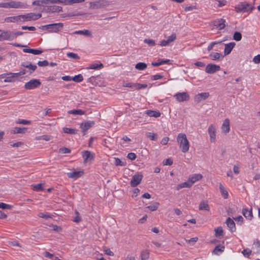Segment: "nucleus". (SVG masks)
<instances>
[{"mask_svg": "<svg viewBox=\"0 0 260 260\" xmlns=\"http://www.w3.org/2000/svg\"><path fill=\"white\" fill-rule=\"evenodd\" d=\"M104 65L102 63H93L90 64L88 68V69H92V70H98L103 68Z\"/></svg>", "mask_w": 260, "mask_h": 260, "instance_id": "obj_37", "label": "nucleus"}, {"mask_svg": "<svg viewBox=\"0 0 260 260\" xmlns=\"http://www.w3.org/2000/svg\"><path fill=\"white\" fill-rule=\"evenodd\" d=\"M18 77L16 73H9L7 74V77L4 79L5 82H13L17 80Z\"/></svg>", "mask_w": 260, "mask_h": 260, "instance_id": "obj_20", "label": "nucleus"}, {"mask_svg": "<svg viewBox=\"0 0 260 260\" xmlns=\"http://www.w3.org/2000/svg\"><path fill=\"white\" fill-rule=\"evenodd\" d=\"M0 208L3 209H10L11 208V206L4 203H0Z\"/></svg>", "mask_w": 260, "mask_h": 260, "instance_id": "obj_63", "label": "nucleus"}, {"mask_svg": "<svg viewBox=\"0 0 260 260\" xmlns=\"http://www.w3.org/2000/svg\"><path fill=\"white\" fill-rule=\"evenodd\" d=\"M209 96V93L208 92H202L196 95L195 100L198 102H200L202 100H206Z\"/></svg>", "mask_w": 260, "mask_h": 260, "instance_id": "obj_24", "label": "nucleus"}, {"mask_svg": "<svg viewBox=\"0 0 260 260\" xmlns=\"http://www.w3.org/2000/svg\"><path fill=\"white\" fill-rule=\"evenodd\" d=\"M192 185L190 183V182L188 180L187 181L183 182V183H180L179 185H178L176 187V189L179 190L180 189L183 188H189Z\"/></svg>", "mask_w": 260, "mask_h": 260, "instance_id": "obj_31", "label": "nucleus"}, {"mask_svg": "<svg viewBox=\"0 0 260 260\" xmlns=\"http://www.w3.org/2000/svg\"><path fill=\"white\" fill-rule=\"evenodd\" d=\"M235 46V43L234 42L229 43L225 45V48L224 50V54L225 55L229 54L233 48Z\"/></svg>", "mask_w": 260, "mask_h": 260, "instance_id": "obj_25", "label": "nucleus"}, {"mask_svg": "<svg viewBox=\"0 0 260 260\" xmlns=\"http://www.w3.org/2000/svg\"><path fill=\"white\" fill-rule=\"evenodd\" d=\"M158 206H159V203L157 202H155V203H154L153 204L146 207L145 208V209H148L151 211H154L158 209Z\"/></svg>", "mask_w": 260, "mask_h": 260, "instance_id": "obj_40", "label": "nucleus"}, {"mask_svg": "<svg viewBox=\"0 0 260 260\" xmlns=\"http://www.w3.org/2000/svg\"><path fill=\"white\" fill-rule=\"evenodd\" d=\"M221 133L224 134H228L230 131V122L228 118H226L223 121L221 127Z\"/></svg>", "mask_w": 260, "mask_h": 260, "instance_id": "obj_17", "label": "nucleus"}, {"mask_svg": "<svg viewBox=\"0 0 260 260\" xmlns=\"http://www.w3.org/2000/svg\"><path fill=\"white\" fill-rule=\"evenodd\" d=\"M67 0H46L47 5L51 4H64Z\"/></svg>", "mask_w": 260, "mask_h": 260, "instance_id": "obj_44", "label": "nucleus"}, {"mask_svg": "<svg viewBox=\"0 0 260 260\" xmlns=\"http://www.w3.org/2000/svg\"><path fill=\"white\" fill-rule=\"evenodd\" d=\"M219 187L220 191L222 197L224 199H227L229 196L228 191L225 189L224 187L222 185V184L221 183H219Z\"/></svg>", "mask_w": 260, "mask_h": 260, "instance_id": "obj_33", "label": "nucleus"}, {"mask_svg": "<svg viewBox=\"0 0 260 260\" xmlns=\"http://www.w3.org/2000/svg\"><path fill=\"white\" fill-rule=\"evenodd\" d=\"M38 216L45 219L51 218L53 217V215L49 214L48 213L45 214L44 213H40L38 214Z\"/></svg>", "mask_w": 260, "mask_h": 260, "instance_id": "obj_51", "label": "nucleus"}, {"mask_svg": "<svg viewBox=\"0 0 260 260\" xmlns=\"http://www.w3.org/2000/svg\"><path fill=\"white\" fill-rule=\"evenodd\" d=\"M122 86L125 87H129L132 89H135V83H131V82H123Z\"/></svg>", "mask_w": 260, "mask_h": 260, "instance_id": "obj_50", "label": "nucleus"}, {"mask_svg": "<svg viewBox=\"0 0 260 260\" xmlns=\"http://www.w3.org/2000/svg\"><path fill=\"white\" fill-rule=\"evenodd\" d=\"M144 42L151 46H153L155 45V41L152 39H145Z\"/></svg>", "mask_w": 260, "mask_h": 260, "instance_id": "obj_60", "label": "nucleus"}, {"mask_svg": "<svg viewBox=\"0 0 260 260\" xmlns=\"http://www.w3.org/2000/svg\"><path fill=\"white\" fill-rule=\"evenodd\" d=\"M203 178V176L200 174H194L190 175L188 177V180L190 183L192 185L195 182L201 180Z\"/></svg>", "mask_w": 260, "mask_h": 260, "instance_id": "obj_19", "label": "nucleus"}, {"mask_svg": "<svg viewBox=\"0 0 260 260\" xmlns=\"http://www.w3.org/2000/svg\"><path fill=\"white\" fill-rule=\"evenodd\" d=\"M252 248L255 250L254 253L257 254H260V241L257 239L254 240Z\"/></svg>", "mask_w": 260, "mask_h": 260, "instance_id": "obj_28", "label": "nucleus"}, {"mask_svg": "<svg viewBox=\"0 0 260 260\" xmlns=\"http://www.w3.org/2000/svg\"><path fill=\"white\" fill-rule=\"evenodd\" d=\"M208 133L210 137V141L211 143H215L216 140V128L212 124L209 125L208 128Z\"/></svg>", "mask_w": 260, "mask_h": 260, "instance_id": "obj_7", "label": "nucleus"}, {"mask_svg": "<svg viewBox=\"0 0 260 260\" xmlns=\"http://www.w3.org/2000/svg\"><path fill=\"white\" fill-rule=\"evenodd\" d=\"M146 113L150 117L155 118L159 117L160 116V112L157 111L147 110Z\"/></svg>", "mask_w": 260, "mask_h": 260, "instance_id": "obj_30", "label": "nucleus"}, {"mask_svg": "<svg viewBox=\"0 0 260 260\" xmlns=\"http://www.w3.org/2000/svg\"><path fill=\"white\" fill-rule=\"evenodd\" d=\"M15 36L14 32L12 31H3L0 34L1 38L4 40H13Z\"/></svg>", "mask_w": 260, "mask_h": 260, "instance_id": "obj_11", "label": "nucleus"}, {"mask_svg": "<svg viewBox=\"0 0 260 260\" xmlns=\"http://www.w3.org/2000/svg\"><path fill=\"white\" fill-rule=\"evenodd\" d=\"M32 5L38 6H45L47 5V2L46 0H37L34 1Z\"/></svg>", "mask_w": 260, "mask_h": 260, "instance_id": "obj_35", "label": "nucleus"}, {"mask_svg": "<svg viewBox=\"0 0 260 260\" xmlns=\"http://www.w3.org/2000/svg\"><path fill=\"white\" fill-rule=\"evenodd\" d=\"M109 4L106 0H99L90 3V8L91 9H100L106 7Z\"/></svg>", "mask_w": 260, "mask_h": 260, "instance_id": "obj_6", "label": "nucleus"}, {"mask_svg": "<svg viewBox=\"0 0 260 260\" xmlns=\"http://www.w3.org/2000/svg\"><path fill=\"white\" fill-rule=\"evenodd\" d=\"M68 113L73 115H83L84 112L82 110H72L68 111Z\"/></svg>", "mask_w": 260, "mask_h": 260, "instance_id": "obj_43", "label": "nucleus"}, {"mask_svg": "<svg viewBox=\"0 0 260 260\" xmlns=\"http://www.w3.org/2000/svg\"><path fill=\"white\" fill-rule=\"evenodd\" d=\"M234 39L236 41H239L242 39V35L239 32H235L233 36Z\"/></svg>", "mask_w": 260, "mask_h": 260, "instance_id": "obj_53", "label": "nucleus"}, {"mask_svg": "<svg viewBox=\"0 0 260 260\" xmlns=\"http://www.w3.org/2000/svg\"><path fill=\"white\" fill-rule=\"evenodd\" d=\"M83 80V77L81 74H78L72 77V80L76 82H80Z\"/></svg>", "mask_w": 260, "mask_h": 260, "instance_id": "obj_45", "label": "nucleus"}, {"mask_svg": "<svg viewBox=\"0 0 260 260\" xmlns=\"http://www.w3.org/2000/svg\"><path fill=\"white\" fill-rule=\"evenodd\" d=\"M51 139V137L48 135H43L41 136H38L35 138L36 140H44L46 141H48Z\"/></svg>", "mask_w": 260, "mask_h": 260, "instance_id": "obj_46", "label": "nucleus"}, {"mask_svg": "<svg viewBox=\"0 0 260 260\" xmlns=\"http://www.w3.org/2000/svg\"><path fill=\"white\" fill-rule=\"evenodd\" d=\"M22 66L25 67V68H28L29 69V70H30L31 71H34L37 68V66L35 65V64H32L31 63H29L27 64H22Z\"/></svg>", "mask_w": 260, "mask_h": 260, "instance_id": "obj_49", "label": "nucleus"}, {"mask_svg": "<svg viewBox=\"0 0 260 260\" xmlns=\"http://www.w3.org/2000/svg\"><path fill=\"white\" fill-rule=\"evenodd\" d=\"M37 64L40 67H46L49 65V62L47 60H44L43 61H39Z\"/></svg>", "mask_w": 260, "mask_h": 260, "instance_id": "obj_61", "label": "nucleus"}, {"mask_svg": "<svg viewBox=\"0 0 260 260\" xmlns=\"http://www.w3.org/2000/svg\"><path fill=\"white\" fill-rule=\"evenodd\" d=\"M198 240V237L192 238L189 240H185L186 242L193 245Z\"/></svg>", "mask_w": 260, "mask_h": 260, "instance_id": "obj_57", "label": "nucleus"}, {"mask_svg": "<svg viewBox=\"0 0 260 260\" xmlns=\"http://www.w3.org/2000/svg\"><path fill=\"white\" fill-rule=\"evenodd\" d=\"M59 151L61 153H70L71 150L66 147H62L59 149Z\"/></svg>", "mask_w": 260, "mask_h": 260, "instance_id": "obj_62", "label": "nucleus"}, {"mask_svg": "<svg viewBox=\"0 0 260 260\" xmlns=\"http://www.w3.org/2000/svg\"><path fill=\"white\" fill-rule=\"evenodd\" d=\"M211 59L213 60H222L223 58L221 54L217 52H213L210 54Z\"/></svg>", "mask_w": 260, "mask_h": 260, "instance_id": "obj_29", "label": "nucleus"}, {"mask_svg": "<svg viewBox=\"0 0 260 260\" xmlns=\"http://www.w3.org/2000/svg\"><path fill=\"white\" fill-rule=\"evenodd\" d=\"M5 21L7 23H18L20 22H24V18L23 15H19L17 16H13L6 17Z\"/></svg>", "mask_w": 260, "mask_h": 260, "instance_id": "obj_10", "label": "nucleus"}, {"mask_svg": "<svg viewBox=\"0 0 260 260\" xmlns=\"http://www.w3.org/2000/svg\"><path fill=\"white\" fill-rule=\"evenodd\" d=\"M242 214L248 220H251L253 218L252 208L249 209L243 208L242 209Z\"/></svg>", "mask_w": 260, "mask_h": 260, "instance_id": "obj_18", "label": "nucleus"}, {"mask_svg": "<svg viewBox=\"0 0 260 260\" xmlns=\"http://www.w3.org/2000/svg\"><path fill=\"white\" fill-rule=\"evenodd\" d=\"M0 8L6 9H26L27 5L25 3L10 0L7 2L0 3Z\"/></svg>", "mask_w": 260, "mask_h": 260, "instance_id": "obj_1", "label": "nucleus"}, {"mask_svg": "<svg viewBox=\"0 0 260 260\" xmlns=\"http://www.w3.org/2000/svg\"><path fill=\"white\" fill-rule=\"evenodd\" d=\"M32 186L33 187V189L34 190L37 191H39L43 190V188L42 187V184H37L35 185H32Z\"/></svg>", "mask_w": 260, "mask_h": 260, "instance_id": "obj_52", "label": "nucleus"}, {"mask_svg": "<svg viewBox=\"0 0 260 260\" xmlns=\"http://www.w3.org/2000/svg\"><path fill=\"white\" fill-rule=\"evenodd\" d=\"M115 165L117 166H124L125 164L118 158H115Z\"/></svg>", "mask_w": 260, "mask_h": 260, "instance_id": "obj_59", "label": "nucleus"}, {"mask_svg": "<svg viewBox=\"0 0 260 260\" xmlns=\"http://www.w3.org/2000/svg\"><path fill=\"white\" fill-rule=\"evenodd\" d=\"M146 87H147V84H146L135 83V89L139 90L142 88H145Z\"/></svg>", "mask_w": 260, "mask_h": 260, "instance_id": "obj_54", "label": "nucleus"}, {"mask_svg": "<svg viewBox=\"0 0 260 260\" xmlns=\"http://www.w3.org/2000/svg\"><path fill=\"white\" fill-rule=\"evenodd\" d=\"M220 67L218 65L208 64L206 68L205 71L208 74H213L220 70Z\"/></svg>", "mask_w": 260, "mask_h": 260, "instance_id": "obj_16", "label": "nucleus"}, {"mask_svg": "<svg viewBox=\"0 0 260 260\" xmlns=\"http://www.w3.org/2000/svg\"><path fill=\"white\" fill-rule=\"evenodd\" d=\"M224 247L222 246H217L214 248L213 252L216 255H219L223 251Z\"/></svg>", "mask_w": 260, "mask_h": 260, "instance_id": "obj_41", "label": "nucleus"}, {"mask_svg": "<svg viewBox=\"0 0 260 260\" xmlns=\"http://www.w3.org/2000/svg\"><path fill=\"white\" fill-rule=\"evenodd\" d=\"M142 177L143 176L140 174L134 175L131 181V185L133 187L138 185L140 183Z\"/></svg>", "mask_w": 260, "mask_h": 260, "instance_id": "obj_14", "label": "nucleus"}, {"mask_svg": "<svg viewBox=\"0 0 260 260\" xmlns=\"http://www.w3.org/2000/svg\"><path fill=\"white\" fill-rule=\"evenodd\" d=\"M177 142L183 153L188 152L189 149V142L186 135L184 133H179L177 137Z\"/></svg>", "mask_w": 260, "mask_h": 260, "instance_id": "obj_2", "label": "nucleus"}, {"mask_svg": "<svg viewBox=\"0 0 260 260\" xmlns=\"http://www.w3.org/2000/svg\"><path fill=\"white\" fill-rule=\"evenodd\" d=\"M215 236L216 237H219L223 235V231L221 227H218L215 229Z\"/></svg>", "mask_w": 260, "mask_h": 260, "instance_id": "obj_48", "label": "nucleus"}, {"mask_svg": "<svg viewBox=\"0 0 260 260\" xmlns=\"http://www.w3.org/2000/svg\"><path fill=\"white\" fill-rule=\"evenodd\" d=\"M146 136L152 141H156L157 139V135L155 133L148 132L146 133Z\"/></svg>", "mask_w": 260, "mask_h": 260, "instance_id": "obj_39", "label": "nucleus"}, {"mask_svg": "<svg viewBox=\"0 0 260 260\" xmlns=\"http://www.w3.org/2000/svg\"><path fill=\"white\" fill-rule=\"evenodd\" d=\"M63 27V24L62 23H57L43 25L40 28L42 29L45 28L51 32H58L60 31Z\"/></svg>", "mask_w": 260, "mask_h": 260, "instance_id": "obj_4", "label": "nucleus"}, {"mask_svg": "<svg viewBox=\"0 0 260 260\" xmlns=\"http://www.w3.org/2000/svg\"><path fill=\"white\" fill-rule=\"evenodd\" d=\"M235 9L237 13L251 12L253 7L247 2H240L235 6Z\"/></svg>", "mask_w": 260, "mask_h": 260, "instance_id": "obj_3", "label": "nucleus"}, {"mask_svg": "<svg viewBox=\"0 0 260 260\" xmlns=\"http://www.w3.org/2000/svg\"><path fill=\"white\" fill-rule=\"evenodd\" d=\"M62 11V7L58 6L53 5L47 7L46 9L47 12H51V13H55V12H59Z\"/></svg>", "mask_w": 260, "mask_h": 260, "instance_id": "obj_23", "label": "nucleus"}, {"mask_svg": "<svg viewBox=\"0 0 260 260\" xmlns=\"http://www.w3.org/2000/svg\"><path fill=\"white\" fill-rule=\"evenodd\" d=\"M41 84V82L39 79H34L25 83L24 88L27 90L35 89L39 87Z\"/></svg>", "mask_w": 260, "mask_h": 260, "instance_id": "obj_5", "label": "nucleus"}, {"mask_svg": "<svg viewBox=\"0 0 260 260\" xmlns=\"http://www.w3.org/2000/svg\"><path fill=\"white\" fill-rule=\"evenodd\" d=\"M16 123L27 125V124H29L30 123V121L25 120V119H19L16 121Z\"/></svg>", "mask_w": 260, "mask_h": 260, "instance_id": "obj_58", "label": "nucleus"}, {"mask_svg": "<svg viewBox=\"0 0 260 260\" xmlns=\"http://www.w3.org/2000/svg\"><path fill=\"white\" fill-rule=\"evenodd\" d=\"M75 214H76V217L74 219L73 221L77 223L79 222L80 221H81V218L80 216H79V212L78 211H76Z\"/></svg>", "mask_w": 260, "mask_h": 260, "instance_id": "obj_64", "label": "nucleus"}, {"mask_svg": "<svg viewBox=\"0 0 260 260\" xmlns=\"http://www.w3.org/2000/svg\"><path fill=\"white\" fill-rule=\"evenodd\" d=\"M74 34L82 35L86 37H92V34L90 30L88 29H83L81 30H77L74 32Z\"/></svg>", "mask_w": 260, "mask_h": 260, "instance_id": "obj_27", "label": "nucleus"}, {"mask_svg": "<svg viewBox=\"0 0 260 260\" xmlns=\"http://www.w3.org/2000/svg\"><path fill=\"white\" fill-rule=\"evenodd\" d=\"M147 64L144 62H138L135 66V68L140 71L144 70L147 68Z\"/></svg>", "mask_w": 260, "mask_h": 260, "instance_id": "obj_38", "label": "nucleus"}, {"mask_svg": "<svg viewBox=\"0 0 260 260\" xmlns=\"http://www.w3.org/2000/svg\"><path fill=\"white\" fill-rule=\"evenodd\" d=\"M24 22L29 21L32 20H36L41 17L42 14L41 13H29L25 14H23Z\"/></svg>", "mask_w": 260, "mask_h": 260, "instance_id": "obj_9", "label": "nucleus"}, {"mask_svg": "<svg viewBox=\"0 0 260 260\" xmlns=\"http://www.w3.org/2000/svg\"><path fill=\"white\" fill-rule=\"evenodd\" d=\"M63 131L64 133L70 134H75L77 132V131L75 129L68 127H64L63 128Z\"/></svg>", "mask_w": 260, "mask_h": 260, "instance_id": "obj_47", "label": "nucleus"}, {"mask_svg": "<svg viewBox=\"0 0 260 260\" xmlns=\"http://www.w3.org/2000/svg\"><path fill=\"white\" fill-rule=\"evenodd\" d=\"M81 154L84 163L93 160L94 158L95 154L91 151L84 150L81 152Z\"/></svg>", "mask_w": 260, "mask_h": 260, "instance_id": "obj_8", "label": "nucleus"}, {"mask_svg": "<svg viewBox=\"0 0 260 260\" xmlns=\"http://www.w3.org/2000/svg\"><path fill=\"white\" fill-rule=\"evenodd\" d=\"M83 174V171H74L67 173V176L70 178L76 179L80 177Z\"/></svg>", "mask_w": 260, "mask_h": 260, "instance_id": "obj_21", "label": "nucleus"}, {"mask_svg": "<svg viewBox=\"0 0 260 260\" xmlns=\"http://www.w3.org/2000/svg\"><path fill=\"white\" fill-rule=\"evenodd\" d=\"M174 96L176 98V100L179 102L187 101L189 99V94L185 92H178Z\"/></svg>", "mask_w": 260, "mask_h": 260, "instance_id": "obj_13", "label": "nucleus"}, {"mask_svg": "<svg viewBox=\"0 0 260 260\" xmlns=\"http://www.w3.org/2000/svg\"><path fill=\"white\" fill-rule=\"evenodd\" d=\"M176 35L174 33L170 36L167 40H164L159 42V45L161 46H169L176 39Z\"/></svg>", "mask_w": 260, "mask_h": 260, "instance_id": "obj_12", "label": "nucleus"}, {"mask_svg": "<svg viewBox=\"0 0 260 260\" xmlns=\"http://www.w3.org/2000/svg\"><path fill=\"white\" fill-rule=\"evenodd\" d=\"M199 209L200 210L209 211L210 207L207 203L203 201L200 203Z\"/></svg>", "mask_w": 260, "mask_h": 260, "instance_id": "obj_36", "label": "nucleus"}, {"mask_svg": "<svg viewBox=\"0 0 260 260\" xmlns=\"http://www.w3.org/2000/svg\"><path fill=\"white\" fill-rule=\"evenodd\" d=\"M26 129L27 128L25 127L21 128V127H14L12 130V133L13 134H24L25 133V132L26 131Z\"/></svg>", "mask_w": 260, "mask_h": 260, "instance_id": "obj_34", "label": "nucleus"}, {"mask_svg": "<svg viewBox=\"0 0 260 260\" xmlns=\"http://www.w3.org/2000/svg\"><path fill=\"white\" fill-rule=\"evenodd\" d=\"M67 56L68 57L73 59L77 60L80 58V57L78 56V55L76 53H73V52H68L67 53Z\"/></svg>", "mask_w": 260, "mask_h": 260, "instance_id": "obj_42", "label": "nucleus"}, {"mask_svg": "<svg viewBox=\"0 0 260 260\" xmlns=\"http://www.w3.org/2000/svg\"><path fill=\"white\" fill-rule=\"evenodd\" d=\"M225 20L223 19H220L216 20H215L213 22V24L215 26H216L218 29H222L225 26Z\"/></svg>", "mask_w": 260, "mask_h": 260, "instance_id": "obj_22", "label": "nucleus"}, {"mask_svg": "<svg viewBox=\"0 0 260 260\" xmlns=\"http://www.w3.org/2000/svg\"><path fill=\"white\" fill-rule=\"evenodd\" d=\"M150 252L148 250H143L140 254L141 260H147L149 258Z\"/></svg>", "mask_w": 260, "mask_h": 260, "instance_id": "obj_32", "label": "nucleus"}, {"mask_svg": "<svg viewBox=\"0 0 260 260\" xmlns=\"http://www.w3.org/2000/svg\"><path fill=\"white\" fill-rule=\"evenodd\" d=\"M95 122L94 121L88 120L82 122L80 125V128L82 132L85 133L86 131L94 125Z\"/></svg>", "mask_w": 260, "mask_h": 260, "instance_id": "obj_15", "label": "nucleus"}, {"mask_svg": "<svg viewBox=\"0 0 260 260\" xmlns=\"http://www.w3.org/2000/svg\"><path fill=\"white\" fill-rule=\"evenodd\" d=\"M84 0H67L64 3L65 5H71L76 3H80L84 2Z\"/></svg>", "mask_w": 260, "mask_h": 260, "instance_id": "obj_56", "label": "nucleus"}, {"mask_svg": "<svg viewBox=\"0 0 260 260\" xmlns=\"http://www.w3.org/2000/svg\"><path fill=\"white\" fill-rule=\"evenodd\" d=\"M242 253L243 254V255L246 257H249L251 253V250L249 249L246 248L245 249H244L242 251Z\"/></svg>", "mask_w": 260, "mask_h": 260, "instance_id": "obj_55", "label": "nucleus"}, {"mask_svg": "<svg viewBox=\"0 0 260 260\" xmlns=\"http://www.w3.org/2000/svg\"><path fill=\"white\" fill-rule=\"evenodd\" d=\"M225 222L231 232H235L236 231L235 223L232 219L230 217H228Z\"/></svg>", "mask_w": 260, "mask_h": 260, "instance_id": "obj_26", "label": "nucleus"}]
</instances>
